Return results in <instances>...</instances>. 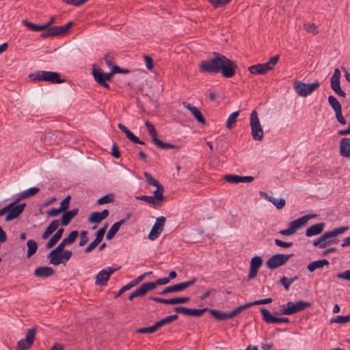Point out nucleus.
Here are the masks:
<instances>
[{
	"label": "nucleus",
	"mask_w": 350,
	"mask_h": 350,
	"mask_svg": "<svg viewBox=\"0 0 350 350\" xmlns=\"http://www.w3.org/2000/svg\"><path fill=\"white\" fill-rule=\"evenodd\" d=\"M199 70L202 73H219L226 78L232 77L237 68V64L224 55L213 53V57L202 60L198 65Z\"/></svg>",
	"instance_id": "obj_1"
},
{
	"label": "nucleus",
	"mask_w": 350,
	"mask_h": 350,
	"mask_svg": "<svg viewBox=\"0 0 350 350\" xmlns=\"http://www.w3.org/2000/svg\"><path fill=\"white\" fill-rule=\"evenodd\" d=\"M348 229V226H342L340 228H334L331 231L325 232L317 239L313 241V245L315 247H319V248H325L331 244L336 243L338 242V240L330 239L344 233Z\"/></svg>",
	"instance_id": "obj_2"
},
{
	"label": "nucleus",
	"mask_w": 350,
	"mask_h": 350,
	"mask_svg": "<svg viewBox=\"0 0 350 350\" xmlns=\"http://www.w3.org/2000/svg\"><path fill=\"white\" fill-rule=\"evenodd\" d=\"M59 221L57 219H54L46 228L45 231L42 235V239H46L51 234H52L55 230L56 232L52 236L50 240L46 244V248L49 249L53 247L58 241L62 238L64 233V228H58Z\"/></svg>",
	"instance_id": "obj_3"
},
{
	"label": "nucleus",
	"mask_w": 350,
	"mask_h": 350,
	"mask_svg": "<svg viewBox=\"0 0 350 350\" xmlns=\"http://www.w3.org/2000/svg\"><path fill=\"white\" fill-rule=\"evenodd\" d=\"M32 81H46L50 83H62L65 79H61L58 72L52 71L40 70L33 72L29 75Z\"/></svg>",
	"instance_id": "obj_4"
},
{
	"label": "nucleus",
	"mask_w": 350,
	"mask_h": 350,
	"mask_svg": "<svg viewBox=\"0 0 350 350\" xmlns=\"http://www.w3.org/2000/svg\"><path fill=\"white\" fill-rule=\"evenodd\" d=\"M317 217L316 214L305 215L291 222L288 224V228L286 229L281 230L279 233L284 235L289 236L295 234L297 230L304 226L306 223L311 219Z\"/></svg>",
	"instance_id": "obj_5"
},
{
	"label": "nucleus",
	"mask_w": 350,
	"mask_h": 350,
	"mask_svg": "<svg viewBox=\"0 0 350 350\" xmlns=\"http://www.w3.org/2000/svg\"><path fill=\"white\" fill-rule=\"evenodd\" d=\"M250 126L251 128V135L254 140L261 141L264 136L262 126L258 118V113L254 110L250 113Z\"/></svg>",
	"instance_id": "obj_6"
},
{
	"label": "nucleus",
	"mask_w": 350,
	"mask_h": 350,
	"mask_svg": "<svg viewBox=\"0 0 350 350\" xmlns=\"http://www.w3.org/2000/svg\"><path fill=\"white\" fill-rule=\"evenodd\" d=\"M280 55H277L272 57L265 64H258L249 67L248 70L253 75H265L271 70L277 64Z\"/></svg>",
	"instance_id": "obj_7"
},
{
	"label": "nucleus",
	"mask_w": 350,
	"mask_h": 350,
	"mask_svg": "<svg viewBox=\"0 0 350 350\" xmlns=\"http://www.w3.org/2000/svg\"><path fill=\"white\" fill-rule=\"evenodd\" d=\"M145 125L147 128V130L152 137V140L154 144L159 148L166 150V149H176L178 150L179 147L176 145H174L172 144L163 142L162 140L157 137V133L154 127V126L148 121L145 122Z\"/></svg>",
	"instance_id": "obj_8"
},
{
	"label": "nucleus",
	"mask_w": 350,
	"mask_h": 350,
	"mask_svg": "<svg viewBox=\"0 0 350 350\" xmlns=\"http://www.w3.org/2000/svg\"><path fill=\"white\" fill-rule=\"evenodd\" d=\"M318 81L312 83H306L299 81L294 83V89L295 92L300 96L306 97L311 94L316 89L319 87Z\"/></svg>",
	"instance_id": "obj_9"
},
{
	"label": "nucleus",
	"mask_w": 350,
	"mask_h": 350,
	"mask_svg": "<svg viewBox=\"0 0 350 350\" xmlns=\"http://www.w3.org/2000/svg\"><path fill=\"white\" fill-rule=\"evenodd\" d=\"M292 256H293V254H275L268 259V260L266 262V265L269 269L271 270L275 269L282 265H284Z\"/></svg>",
	"instance_id": "obj_10"
},
{
	"label": "nucleus",
	"mask_w": 350,
	"mask_h": 350,
	"mask_svg": "<svg viewBox=\"0 0 350 350\" xmlns=\"http://www.w3.org/2000/svg\"><path fill=\"white\" fill-rule=\"evenodd\" d=\"M36 334V327L29 329L27 332L25 338L21 339L17 342L16 349L18 350H26L29 349L34 342Z\"/></svg>",
	"instance_id": "obj_11"
},
{
	"label": "nucleus",
	"mask_w": 350,
	"mask_h": 350,
	"mask_svg": "<svg viewBox=\"0 0 350 350\" xmlns=\"http://www.w3.org/2000/svg\"><path fill=\"white\" fill-rule=\"evenodd\" d=\"M92 75L94 80L100 85L106 88H109V85L108 83H107L106 81L111 80L113 76L111 71L110 72L104 73L101 71L100 69L96 68L95 66H94L92 68Z\"/></svg>",
	"instance_id": "obj_12"
},
{
	"label": "nucleus",
	"mask_w": 350,
	"mask_h": 350,
	"mask_svg": "<svg viewBox=\"0 0 350 350\" xmlns=\"http://www.w3.org/2000/svg\"><path fill=\"white\" fill-rule=\"evenodd\" d=\"M285 305L286 306L288 315H292L310 307L311 303L299 300L295 303L293 301H288Z\"/></svg>",
	"instance_id": "obj_13"
},
{
	"label": "nucleus",
	"mask_w": 350,
	"mask_h": 350,
	"mask_svg": "<svg viewBox=\"0 0 350 350\" xmlns=\"http://www.w3.org/2000/svg\"><path fill=\"white\" fill-rule=\"evenodd\" d=\"M72 25V22H69L63 26H55L49 29L46 31L41 34L42 38H49L66 33Z\"/></svg>",
	"instance_id": "obj_14"
},
{
	"label": "nucleus",
	"mask_w": 350,
	"mask_h": 350,
	"mask_svg": "<svg viewBox=\"0 0 350 350\" xmlns=\"http://www.w3.org/2000/svg\"><path fill=\"white\" fill-rule=\"evenodd\" d=\"M166 219L165 217H158L153 225L149 234L148 239L154 241L157 239L163 231Z\"/></svg>",
	"instance_id": "obj_15"
},
{
	"label": "nucleus",
	"mask_w": 350,
	"mask_h": 350,
	"mask_svg": "<svg viewBox=\"0 0 350 350\" xmlns=\"http://www.w3.org/2000/svg\"><path fill=\"white\" fill-rule=\"evenodd\" d=\"M260 312L262 319L267 323H289V319L286 317H278L273 316L271 312L265 308H260Z\"/></svg>",
	"instance_id": "obj_16"
},
{
	"label": "nucleus",
	"mask_w": 350,
	"mask_h": 350,
	"mask_svg": "<svg viewBox=\"0 0 350 350\" xmlns=\"http://www.w3.org/2000/svg\"><path fill=\"white\" fill-rule=\"evenodd\" d=\"M116 271L111 267H107L98 272L95 278L96 286H105L111 274Z\"/></svg>",
	"instance_id": "obj_17"
},
{
	"label": "nucleus",
	"mask_w": 350,
	"mask_h": 350,
	"mask_svg": "<svg viewBox=\"0 0 350 350\" xmlns=\"http://www.w3.org/2000/svg\"><path fill=\"white\" fill-rule=\"evenodd\" d=\"M174 310L183 313L184 314L192 317H200L202 316L206 311L208 310L207 308H202V309H196V308H187L183 306H177L174 308Z\"/></svg>",
	"instance_id": "obj_18"
},
{
	"label": "nucleus",
	"mask_w": 350,
	"mask_h": 350,
	"mask_svg": "<svg viewBox=\"0 0 350 350\" xmlns=\"http://www.w3.org/2000/svg\"><path fill=\"white\" fill-rule=\"evenodd\" d=\"M12 204H13V205L11 206L8 214L5 217V221H10L17 218L22 213L26 206L25 203L18 205H15L14 202Z\"/></svg>",
	"instance_id": "obj_19"
},
{
	"label": "nucleus",
	"mask_w": 350,
	"mask_h": 350,
	"mask_svg": "<svg viewBox=\"0 0 350 350\" xmlns=\"http://www.w3.org/2000/svg\"><path fill=\"white\" fill-rule=\"evenodd\" d=\"M183 106L191 111L194 118L197 120V121L202 124H206V120L203 117L200 111L195 106H193L190 103H187L186 102L183 103Z\"/></svg>",
	"instance_id": "obj_20"
},
{
	"label": "nucleus",
	"mask_w": 350,
	"mask_h": 350,
	"mask_svg": "<svg viewBox=\"0 0 350 350\" xmlns=\"http://www.w3.org/2000/svg\"><path fill=\"white\" fill-rule=\"evenodd\" d=\"M150 274H152L151 271L145 272L143 274L140 275L137 278H135V280L131 281L130 282H129L127 284H126L125 286H122L120 289L118 295H121L122 293H123L126 291H127V290L131 288L132 287L136 286L140 282H142L147 275H149Z\"/></svg>",
	"instance_id": "obj_21"
},
{
	"label": "nucleus",
	"mask_w": 350,
	"mask_h": 350,
	"mask_svg": "<svg viewBox=\"0 0 350 350\" xmlns=\"http://www.w3.org/2000/svg\"><path fill=\"white\" fill-rule=\"evenodd\" d=\"M109 211L107 209L101 212H93L90 215L88 221L92 224H98L109 216Z\"/></svg>",
	"instance_id": "obj_22"
},
{
	"label": "nucleus",
	"mask_w": 350,
	"mask_h": 350,
	"mask_svg": "<svg viewBox=\"0 0 350 350\" xmlns=\"http://www.w3.org/2000/svg\"><path fill=\"white\" fill-rule=\"evenodd\" d=\"M153 285L147 284V282L142 284L139 288L131 293L129 297L130 300H133L135 297H143L147 292L150 291V288Z\"/></svg>",
	"instance_id": "obj_23"
},
{
	"label": "nucleus",
	"mask_w": 350,
	"mask_h": 350,
	"mask_svg": "<svg viewBox=\"0 0 350 350\" xmlns=\"http://www.w3.org/2000/svg\"><path fill=\"white\" fill-rule=\"evenodd\" d=\"M340 154L342 157H350V138L344 137L340 141Z\"/></svg>",
	"instance_id": "obj_24"
},
{
	"label": "nucleus",
	"mask_w": 350,
	"mask_h": 350,
	"mask_svg": "<svg viewBox=\"0 0 350 350\" xmlns=\"http://www.w3.org/2000/svg\"><path fill=\"white\" fill-rule=\"evenodd\" d=\"M119 129H120L126 136V137L133 143L138 144H144V142L139 139V137L135 136L130 130L127 129L124 124L119 123L118 125Z\"/></svg>",
	"instance_id": "obj_25"
},
{
	"label": "nucleus",
	"mask_w": 350,
	"mask_h": 350,
	"mask_svg": "<svg viewBox=\"0 0 350 350\" xmlns=\"http://www.w3.org/2000/svg\"><path fill=\"white\" fill-rule=\"evenodd\" d=\"M325 223H318L314 225H312L307 228L306 231V236L308 237H310L312 236L320 234L325 228Z\"/></svg>",
	"instance_id": "obj_26"
},
{
	"label": "nucleus",
	"mask_w": 350,
	"mask_h": 350,
	"mask_svg": "<svg viewBox=\"0 0 350 350\" xmlns=\"http://www.w3.org/2000/svg\"><path fill=\"white\" fill-rule=\"evenodd\" d=\"M79 209L77 208L67 211L64 213L61 218V224L62 226H67L71 220L78 214Z\"/></svg>",
	"instance_id": "obj_27"
},
{
	"label": "nucleus",
	"mask_w": 350,
	"mask_h": 350,
	"mask_svg": "<svg viewBox=\"0 0 350 350\" xmlns=\"http://www.w3.org/2000/svg\"><path fill=\"white\" fill-rule=\"evenodd\" d=\"M55 271L53 268L49 267H40L36 269L34 275L37 277L46 278L53 275Z\"/></svg>",
	"instance_id": "obj_28"
},
{
	"label": "nucleus",
	"mask_w": 350,
	"mask_h": 350,
	"mask_svg": "<svg viewBox=\"0 0 350 350\" xmlns=\"http://www.w3.org/2000/svg\"><path fill=\"white\" fill-rule=\"evenodd\" d=\"M126 222V219H121L113 224L107 233L106 239L111 240L119 230L120 226Z\"/></svg>",
	"instance_id": "obj_29"
},
{
	"label": "nucleus",
	"mask_w": 350,
	"mask_h": 350,
	"mask_svg": "<svg viewBox=\"0 0 350 350\" xmlns=\"http://www.w3.org/2000/svg\"><path fill=\"white\" fill-rule=\"evenodd\" d=\"M329 262L326 259L315 260L308 265L307 269L310 272H313L317 269L323 268L325 265H329Z\"/></svg>",
	"instance_id": "obj_30"
},
{
	"label": "nucleus",
	"mask_w": 350,
	"mask_h": 350,
	"mask_svg": "<svg viewBox=\"0 0 350 350\" xmlns=\"http://www.w3.org/2000/svg\"><path fill=\"white\" fill-rule=\"evenodd\" d=\"M48 259L50 261V263L57 266L60 264L65 263L64 258H62V252H60V253H56L55 255H51V252L47 256Z\"/></svg>",
	"instance_id": "obj_31"
},
{
	"label": "nucleus",
	"mask_w": 350,
	"mask_h": 350,
	"mask_svg": "<svg viewBox=\"0 0 350 350\" xmlns=\"http://www.w3.org/2000/svg\"><path fill=\"white\" fill-rule=\"evenodd\" d=\"M40 189L38 187H31L28 189H26L18 194V198L16 200V202L20 200L21 199H25L30 196L36 195Z\"/></svg>",
	"instance_id": "obj_32"
},
{
	"label": "nucleus",
	"mask_w": 350,
	"mask_h": 350,
	"mask_svg": "<svg viewBox=\"0 0 350 350\" xmlns=\"http://www.w3.org/2000/svg\"><path fill=\"white\" fill-rule=\"evenodd\" d=\"M328 103L332 109L334 111L335 113L342 111V107L339 101L336 99V98L334 96H328Z\"/></svg>",
	"instance_id": "obj_33"
},
{
	"label": "nucleus",
	"mask_w": 350,
	"mask_h": 350,
	"mask_svg": "<svg viewBox=\"0 0 350 350\" xmlns=\"http://www.w3.org/2000/svg\"><path fill=\"white\" fill-rule=\"evenodd\" d=\"M297 280H298V276H294L290 278L283 276L280 278L279 282L284 286L286 291H288L291 285Z\"/></svg>",
	"instance_id": "obj_34"
},
{
	"label": "nucleus",
	"mask_w": 350,
	"mask_h": 350,
	"mask_svg": "<svg viewBox=\"0 0 350 350\" xmlns=\"http://www.w3.org/2000/svg\"><path fill=\"white\" fill-rule=\"evenodd\" d=\"M27 246L28 247L27 256L30 258L36 252L38 249V244L34 240L29 239L27 242Z\"/></svg>",
	"instance_id": "obj_35"
},
{
	"label": "nucleus",
	"mask_w": 350,
	"mask_h": 350,
	"mask_svg": "<svg viewBox=\"0 0 350 350\" xmlns=\"http://www.w3.org/2000/svg\"><path fill=\"white\" fill-rule=\"evenodd\" d=\"M23 24L29 29L33 31H40L46 29V26L44 25H36L27 21H23Z\"/></svg>",
	"instance_id": "obj_36"
},
{
	"label": "nucleus",
	"mask_w": 350,
	"mask_h": 350,
	"mask_svg": "<svg viewBox=\"0 0 350 350\" xmlns=\"http://www.w3.org/2000/svg\"><path fill=\"white\" fill-rule=\"evenodd\" d=\"M266 199L274 204L278 209H282L286 204V201L283 198L278 199L267 195Z\"/></svg>",
	"instance_id": "obj_37"
},
{
	"label": "nucleus",
	"mask_w": 350,
	"mask_h": 350,
	"mask_svg": "<svg viewBox=\"0 0 350 350\" xmlns=\"http://www.w3.org/2000/svg\"><path fill=\"white\" fill-rule=\"evenodd\" d=\"M330 85L332 89L336 94L342 97L346 96V93L340 88V81H330Z\"/></svg>",
	"instance_id": "obj_38"
},
{
	"label": "nucleus",
	"mask_w": 350,
	"mask_h": 350,
	"mask_svg": "<svg viewBox=\"0 0 350 350\" xmlns=\"http://www.w3.org/2000/svg\"><path fill=\"white\" fill-rule=\"evenodd\" d=\"M154 187H157V189L154 191V196H152L154 200H163V185L159 183V185H155Z\"/></svg>",
	"instance_id": "obj_39"
},
{
	"label": "nucleus",
	"mask_w": 350,
	"mask_h": 350,
	"mask_svg": "<svg viewBox=\"0 0 350 350\" xmlns=\"http://www.w3.org/2000/svg\"><path fill=\"white\" fill-rule=\"evenodd\" d=\"M208 310L209 311V312L212 315V317H214L217 321L226 320V312H223L218 310H213V309H210V310L208 309Z\"/></svg>",
	"instance_id": "obj_40"
},
{
	"label": "nucleus",
	"mask_w": 350,
	"mask_h": 350,
	"mask_svg": "<svg viewBox=\"0 0 350 350\" xmlns=\"http://www.w3.org/2000/svg\"><path fill=\"white\" fill-rule=\"evenodd\" d=\"M239 114V111H234L229 116V117L227 120V122H226V128L227 129H231L232 125L234 124H235Z\"/></svg>",
	"instance_id": "obj_41"
},
{
	"label": "nucleus",
	"mask_w": 350,
	"mask_h": 350,
	"mask_svg": "<svg viewBox=\"0 0 350 350\" xmlns=\"http://www.w3.org/2000/svg\"><path fill=\"white\" fill-rule=\"evenodd\" d=\"M350 321V314L347 316L338 315L334 319H332L331 323H336L339 324H345Z\"/></svg>",
	"instance_id": "obj_42"
},
{
	"label": "nucleus",
	"mask_w": 350,
	"mask_h": 350,
	"mask_svg": "<svg viewBox=\"0 0 350 350\" xmlns=\"http://www.w3.org/2000/svg\"><path fill=\"white\" fill-rule=\"evenodd\" d=\"M262 258L256 256L252 258L250 267H252V269L258 270L260 267L262 265Z\"/></svg>",
	"instance_id": "obj_43"
},
{
	"label": "nucleus",
	"mask_w": 350,
	"mask_h": 350,
	"mask_svg": "<svg viewBox=\"0 0 350 350\" xmlns=\"http://www.w3.org/2000/svg\"><path fill=\"white\" fill-rule=\"evenodd\" d=\"M169 282H170V278H163L157 280L155 282H147V284L153 285L151 288H150V290L151 291V290H153L154 288H155L157 285H164V284H168Z\"/></svg>",
	"instance_id": "obj_44"
},
{
	"label": "nucleus",
	"mask_w": 350,
	"mask_h": 350,
	"mask_svg": "<svg viewBox=\"0 0 350 350\" xmlns=\"http://www.w3.org/2000/svg\"><path fill=\"white\" fill-rule=\"evenodd\" d=\"M114 200V196L112 193L107 194L99 198L97 201L98 204H104L112 202Z\"/></svg>",
	"instance_id": "obj_45"
},
{
	"label": "nucleus",
	"mask_w": 350,
	"mask_h": 350,
	"mask_svg": "<svg viewBox=\"0 0 350 350\" xmlns=\"http://www.w3.org/2000/svg\"><path fill=\"white\" fill-rule=\"evenodd\" d=\"M180 290L178 286V284H176L174 285L166 287L161 292L159 293V294L163 295H166V294L170 293L180 292Z\"/></svg>",
	"instance_id": "obj_46"
},
{
	"label": "nucleus",
	"mask_w": 350,
	"mask_h": 350,
	"mask_svg": "<svg viewBox=\"0 0 350 350\" xmlns=\"http://www.w3.org/2000/svg\"><path fill=\"white\" fill-rule=\"evenodd\" d=\"M232 0H208L214 8H221L229 3Z\"/></svg>",
	"instance_id": "obj_47"
},
{
	"label": "nucleus",
	"mask_w": 350,
	"mask_h": 350,
	"mask_svg": "<svg viewBox=\"0 0 350 350\" xmlns=\"http://www.w3.org/2000/svg\"><path fill=\"white\" fill-rule=\"evenodd\" d=\"M304 29L307 32L311 33L313 35H316L319 33L318 27L314 23L305 24Z\"/></svg>",
	"instance_id": "obj_48"
},
{
	"label": "nucleus",
	"mask_w": 350,
	"mask_h": 350,
	"mask_svg": "<svg viewBox=\"0 0 350 350\" xmlns=\"http://www.w3.org/2000/svg\"><path fill=\"white\" fill-rule=\"evenodd\" d=\"M224 180L228 183H239L240 176L235 174H227L224 176Z\"/></svg>",
	"instance_id": "obj_49"
},
{
	"label": "nucleus",
	"mask_w": 350,
	"mask_h": 350,
	"mask_svg": "<svg viewBox=\"0 0 350 350\" xmlns=\"http://www.w3.org/2000/svg\"><path fill=\"white\" fill-rule=\"evenodd\" d=\"M78 234L79 233L77 230H73L69 234V235L66 238H64V240L66 241L68 245L72 244L76 240L77 237H78Z\"/></svg>",
	"instance_id": "obj_50"
},
{
	"label": "nucleus",
	"mask_w": 350,
	"mask_h": 350,
	"mask_svg": "<svg viewBox=\"0 0 350 350\" xmlns=\"http://www.w3.org/2000/svg\"><path fill=\"white\" fill-rule=\"evenodd\" d=\"M156 331H157V329L154 324L150 327H142L137 329V332L141 334H152Z\"/></svg>",
	"instance_id": "obj_51"
},
{
	"label": "nucleus",
	"mask_w": 350,
	"mask_h": 350,
	"mask_svg": "<svg viewBox=\"0 0 350 350\" xmlns=\"http://www.w3.org/2000/svg\"><path fill=\"white\" fill-rule=\"evenodd\" d=\"M66 245H68L64 239L62 242L52 251H51V255H55L56 253H60V252L64 251V249Z\"/></svg>",
	"instance_id": "obj_52"
},
{
	"label": "nucleus",
	"mask_w": 350,
	"mask_h": 350,
	"mask_svg": "<svg viewBox=\"0 0 350 350\" xmlns=\"http://www.w3.org/2000/svg\"><path fill=\"white\" fill-rule=\"evenodd\" d=\"M144 176L149 185L152 186L159 185V183L157 180H155L150 173L144 172Z\"/></svg>",
	"instance_id": "obj_53"
},
{
	"label": "nucleus",
	"mask_w": 350,
	"mask_h": 350,
	"mask_svg": "<svg viewBox=\"0 0 350 350\" xmlns=\"http://www.w3.org/2000/svg\"><path fill=\"white\" fill-rule=\"evenodd\" d=\"M150 299L153 300L158 303L165 304H173L172 298L171 299H165L161 298L158 297H150Z\"/></svg>",
	"instance_id": "obj_54"
},
{
	"label": "nucleus",
	"mask_w": 350,
	"mask_h": 350,
	"mask_svg": "<svg viewBox=\"0 0 350 350\" xmlns=\"http://www.w3.org/2000/svg\"><path fill=\"white\" fill-rule=\"evenodd\" d=\"M107 228V225L106 224L104 227L100 228L96 233V238L95 240L98 241L99 243L101 242V241L103 239V237L105 235L106 229Z\"/></svg>",
	"instance_id": "obj_55"
},
{
	"label": "nucleus",
	"mask_w": 350,
	"mask_h": 350,
	"mask_svg": "<svg viewBox=\"0 0 350 350\" xmlns=\"http://www.w3.org/2000/svg\"><path fill=\"white\" fill-rule=\"evenodd\" d=\"M135 198L137 200L145 201L147 203L150 204H154L156 202L155 200H154L153 197L151 196H136Z\"/></svg>",
	"instance_id": "obj_56"
},
{
	"label": "nucleus",
	"mask_w": 350,
	"mask_h": 350,
	"mask_svg": "<svg viewBox=\"0 0 350 350\" xmlns=\"http://www.w3.org/2000/svg\"><path fill=\"white\" fill-rule=\"evenodd\" d=\"M274 242L276 245L284 248L291 247L293 245L292 242H285L278 239H275Z\"/></svg>",
	"instance_id": "obj_57"
},
{
	"label": "nucleus",
	"mask_w": 350,
	"mask_h": 350,
	"mask_svg": "<svg viewBox=\"0 0 350 350\" xmlns=\"http://www.w3.org/2000/svg\"><path fill=\"white\" fill-rule=\"evenodd\" d=\"M70 196H68L61 202L59 208L62 211H66L68 208L69 204H70Z\"/></svg>",
	"instance_id": "obj_58"
},
{
	"label": "nucleus",
	"mask_w": 350,
	"mask_h": 350,
	"mask_svg": "<svg viewBox=\"0 0 350 350\" xmlns=\"http://www.w3.org/2000/svg\"><path fill=\"white\" fill-rule=\"evenodd\" d=\"M273 299L270 297L262 299H258L256 300L253 302H250V304H251V306H255V305H261V304H267L269 303H271Z\"/></svg>",
	"instance_id": "obj_59"
},
{
	"label": "nucleus",
	"mask_w": 350,
	"mask_h": 350,
	"mask_svg": "<svg viewBox=\"0 0 350 350\" xmlns=\"http://www.w3.org/2000/svg\"><path fill=\"white\" fill-rule=\"evenodd\" d=\"M190 300L189 297H177L172 298L173 304H184Z\"/></svg>",
	"instance_id": "obj_60"
},
{
	"label": "nucleus",
	"mask_w": 350,
	"mask_h": 350,
	"mask_svg": "<svg viewBox=\"0 0 350 350\" xmlns=\"http://www.w3.org/2000/svg\"><path fill=\"white\" fill-rule=\"evenodd\" d=\"M104 59L109 67H111L114 64L113 56L111 53H106Z\"/></svg>",
	"instance_id": "obj_61"
},
{
	"label": "nucleus",
	"mask_w": 350,
	"mask_h": 350,
	"mask_svg": "<svg viewBox=\"0 0 350 350\" xmlns=\"http://www.w3.org/2000/svg\"><path fill=\"white\" fill-rule=\"evenodd\" d=\"M88 232L86 230H83L81 232V240L79 241V245L83 246L87 243L88 241V239L87 237Z\"/></svg>",
	"instance_id": "obj_62"
},
{
	"label": "nucleus",
	"mask_w": 350,
	"mask_h": 350,
	"mask_svg": "<svg viewBox=\"0 0 350 350\" xmlns=\"http://www.w3.org/2000/svg\"><path fill=\"white\" fill-rule=\"evenodd\" d=\"M337 278L350 281V269L337 274Z\"/></svg>",
	"instance_id": "obj_63"
},
{
	"label": "nucleus",
	"mask_w": 350,
	"mask_h": 350,
	"mask_svg": "<svg viewBox=\"0 0 350 350\" xmlns=\"http://www.w3.org/2000/svg\"><path fill=\"white\" fill-rule=\"evenodd\" d=\"M144 59L146 62V67L148 70H151L153 68V62L150 57L148 55H144Z\"/></svg>",
	"instance_id": "obj_64"
}]
</instances>
